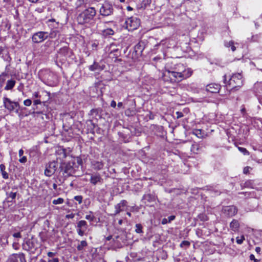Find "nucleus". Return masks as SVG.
I'll return each instance as SVG.
<instances>
[{
	"mask_svg": "<svg viewBox=\"0 0 262 262\" xmlns=\"http://www.w3.org/2000/svg\"><path fill=\"white\" fill-rule=\"evenodd\" d=\"M192 71L189 68H186L182 63L176 64L171 70H166L163 77L165 81L168 80L166 77L169 78L171 82L180 81L183 79L189 77Z\"/></svg>",
	"mask_w": 262,
	"mask_h": 262,
	"instance_id": "obj_1",
	"label": "nucleus"
},
{
	"mask_svg": "<svg viewBox=\"0 0 262 262\" xmlns=\"http://www.w3.org/2000/svg\"><path fill=\"white\" fill-rule=\"evenodd\" d=\"M58 179L60 182L63 183L66 179L72 176L75 172L73 163H61L57 170Z\"/></svg>",
	"mask_w": 262,
	"mask_h": 262,
	"instance_id": "obj_2",
	"label": "nucleus"
},
{
	"mask_svg": "<svg viewBox=\"0 0 262 262\" xmlns=\"http://www.w3.org/2000/svg\"><path fill=\"white\" fill-rule=\"evenodd\" d=\"M96 15V10L94 7H90L81 12L77 17L79 24H84L90 23L94 20Z\"/></svg>",
	"mask_w": 262,
	"mask_h": 262,
	"instance_id": "obj_3",
	"label": "nucleus"
},
{
	"mask_svg": "<svg viewBox=\"0 0 262 262\" xmlns=\"http://www.w3.org/2000/svg\"><path fill=\"white\" fill-rule=\"evenodd\" d=\"M223 81L231 87V90H237L243 85V76L241 73H236L232 75L227 81V75L224 76Z\"/></svg>",
	"mask_w": 262,
	"mask_h": 262,
	"instance_id": "obj_4",
	"label": "nucleus"
},
{
	"mask_svg": "<svg viewBox=\"0 0 262 262\" xmlns=\"http://www.w3.org/2000/svg\"><path fill=\"white\" fill-rule=\"evenodd\" d=\"M39 76L41 80L47 85L53 86L56 83V75L48 70H42L39 72Z\"/></svg>",
	"mask_w": 262,
	"mask_h": 262,
	"instance_id": "obj_5",
	"label": "nucleus"
},
{
	"mask_svg": "<svg viewBox=\"0 0 262 262\" xmlns=\"http://www.w3.org/2000/svg\"><path fill=\"white\" fill-rule=\"evenodd\" d=\"M114 11V9L112 4L108 1H105L100 7L99 14L102 16L106 17L112 15Z\"/></svg>",
	"mask_w": 262,
	"mask_h": 262,
	"instance_id": "obj_6",
	"label": "nucleus"
},
{
	"mask_svg": "<svg viewBox=\"0 0 262 262\" xmlns=\"http://www.w3.org/2000/svg\"><path fill=\"white\" fill-rule=\"evenodd\" d=\"M140 25V20L137 17L132 16L128 18L125 22L124 27L129 31L137 29Z\"/></svg>",
	"mask_w": 262,
	"mask_h": 262,
	"instance_id": "obj_7",
	"label": "nucleus"
},
{
	"mask_svg": "<svg viewBox=\"0 0 262 262\" xmlns=\"http://www.w3.org/2000/svg\"><path fill=\"white\" fill-rule=\"evenodd\" d=\"M3 103L4 107L9 112H15L18 113L19 108V104L17 102L13 101L7 97H4Z\"/></svg>",
	"mask_w": 262,
	"mask_h": 262,
	"instance_id": "obj_8",
	"label": "nucleus"
},
{
	"mask_svg": "<svg viewBox=\"0 0 262 262\" xmlns=\"http://www.w3.org/2000/svg\"><path fill=\"white\" fill-rule=\"evenodd\" d=\"M48 38L47 32L40 31L34 33L32 37V40L34 43H40Z\"/></svg>",
	"mask_w": 262,
	"mask_h": 262,
	"instance_id": "obj_9",
	"label": "nucleus"
},
{
	"mask_svg": "<svg viewBox=\"0 0 262 262\" xmlns=\"http://www.w3.org/2000/svg\"><path fill=\"white\" fill-rule=\"evenodd\" d=\"M57 169V163L55 161L49 162L46 167L45 174L48 177L52 176Z\"/></svg>",
	"mask_w": 262,
	"mask_h": 262,
	"instance_id": "obj_10",
	"label": "nucleus"
},
{
	"mask_svg": "<svg viewBox=\"0 0 262 262\" xmlns=\"http://www.w3.org/2000/svg\"><path fill=\"white\" fill-rule=\"evenodd\" d=\"M6 262H26L25 255L23 253L12 254L9 256Z\"/></svg>",
	"mask_w": 262,
	"mask_h": 262,
	"instance_id": "obj_11",
	"label": "nucleus"
},
{
	"mask_svg": "<svg viewBox=\"0 0 262 262\" xmlns=\"http://www.w3.org/2000/svg\"><path fill=\"white\" fill-rule=\"evenodd\" d=\"M222 212L228 217H232L237 212V209L235 206H225L222 209Z\"/></svg>",
	"mask_w": 262,
	"mask_h": 262,
	"instance_id": "obj_12",
	"label": "nucleus"
},
{
	"mask_svg": "<svg viewBox=\"0 0 262 262\" xmlns=\"http://www.w3.org/2000/svg\"><path fill=\"white\" fill-rule=\"evenodd\" d=\"M91 183L94 185L97 184H101L103 183V180L99 173L91 174V178L90 179Z\"/></svg>",
	"mask_w": 262,
	"mask_h": 262,
	"instance_id": "obj_13",
	"label": "nucleus"
},
{
	"mask_svg": "<svg viewBox=\"0 0 262 262\" xmlns=\"http://www.w3.org/2000/svg\"><path fill=\"white\" fill-rule=\"evenodd\" d=\"M221 89V85L219 84L212 83L208 84L206 86V90L211 93H218Z\"/></svg>",
	"mask_w": 262,
	"mask_h": 262,
	"instance_id": "obj_14",
	"label": "nucleus"
},
{
	"mask_svg": "<svg viewBox=\"0 0 262 262\" xmlns=\"http://www.w3.org/2000/svg\"><path fill=\"white\" fill-rule=\"evenodd\" d=\"M131 107L126 109L125 111V114L127 116H133L137 113L136 109V103L134 100L131 101Z\"/></svg>",
	"mask_w": 262,
	"mask_h": 262,
	"instance_id": "obj_15",
	"label": "nucleus"
},
{
	"mask_svg": "<svg viewBox=\"0 0 262 262\" xmlns=\"http://www.w3.org/2000/svg\"><path fill=\"white\" fill-rule=\"evenodd\" d=\"M156 197L153 194L148 193L145 194L142 199V201H145V203L147 202V203H151L156 201Z\"/></svg>",
	"mask_w": 262,
	"mask_h": 262,
	"instance_id": "obj_16",
	"label": "nucleus"
},
{
	"mask_svg": "<svg viewBox=\"0 0 262 262\" xmlns=\"http://www.w3.org/2000/svg\"><path fill=\"white\" fill-rule=\"evenodd\" d=\"M104 66H101L98 63L94 62V64L89 67V70L91 71H100L103 70Z\"/></svg>",
	"mask_w": 262,
	"mask_h": 262,
	"instance_id": "obj_17",
	"label": "nucleus"
},
{
	"mask_svg": "<svg viewBox=\"0 0 262 262\" xmlns=\"http://www.w3.org/2000/svg\"><path fill=\"white\" fill-rule=\"evenodd\" d=\"M16 83V81L14 79H10L7 80L6 85L4 89L6 91L12 90L14 87Z\"/></svg>",
	"mask_w": 262,
	"mask_h": 262,
	"instance_id": "obj_18",
	"label": "nucleus"
},
{
	"mask_svg": "<svg viewBox=\"0 0 262 262\" xmlns=\"http://www.w3.org/2000/svg\"><path fill=\"white\" fill-rule=\"evenodd\" d=\"M23 247L25 250L29 251L34 248V244L31 240L28 239L23 245Z\"/></svg>",
	"mask_w": 262,
	"mask_h": 262,
	"instance_id": "obj_19",
	"label": "nucleus"
},
{
	"mask_svg": "<svg viewBox=\"0 0 262 262\" xmlns=\"http://www.w3.org/2000/svg\"><path fill=\"white\" fill-rule=\"evenodd\" d=\"M239 227V224L238 223V221L234 219L230 223V227L232 229V230L234 231L238 230Z\"/></svg>",
	"mask_w": 262,
	"mask_h": 262,
	"instance_id": "obj_20",
	"label": "nucleus"
},
{
	"mask_svg": "<svg viewBox=\"0 0 262 262\" xmlns=\"http://www.w3.org/2000/svg\"><path fill=\"white\" fill-rule=\"evenodd\" d=\"M16 193H17L16 192H6V195L7 196V201L8 202H11V203L13 202H14L13 200H15V199L16 198Z\"/></svg>",
	"mask_w": 262,
	"mask_h": 262,
	"instance_id": "obj_21",
	"label": "nucleus"
},
{
	"mask_svg": "<svg viewBox=\"0 0 262 262\" xmlns=\"http://www.w3.org/2000/svg\"><path fill=\"white\" fill-rule=\"evenodd\" d=\"M253 181L251 180H247L244 183L241 184V186L243 188H253Z\"/></svg>",
	"mask_w": 262,
	"mask_h": 262,
	"instance_id": "obj_22",
	"label": "nucleus"
},
{
	"mask_svg": "<svg viewBox=\"0 0 262 262\" xmlns=\"http://www.w3.org/2000/svg\"><path fill=\"white\" fill-rule=\"evenodd\" d=\"M0 170L2 172V177L5 179H8L9 178L8 173L5 171V166L1 164L0 165Z\"/></svg>",
	"mask_w": 262,
	"mask_h": 262,
	"instance_id": "obj_23",
	"label": "nucleus"
},
{
	"mask_svg": "<svg viewBox=\"0 0 262 262\" xmlns=\"http://www.w3.org/2000/svg\"><path fill=\"white\" fill-rule=\"evenodd\" d=\"M120 54L121 52L118 49H113L110 53V55L112 56V57H115L116 58L119 57Z\"/></svg>",
	"mask_w": 262,
	"mask_h": 262,
	"instance_id": "obj_24",
	"label": "nucleus"
},
{
	"mask_svg": "<svg viewBox=\"0 0 262 262\" xmlns=\"http://www.w3.org/2000/svg\"><path fill=\"white\" fill-rule=\"evenodd\" d=\"M77 228L86 229L88 228L87 223L85 221L81 220L77 223Z\"/></svg>",
	"mask_w": 262,
	"mask_h": 262,
	"instance_id": "obj_25",
	"label": "nucleus"
},
{
	"mask_svg": "<svg viewBox=\"0 0 262 262\" xmlns=\"http://www.w3.org/2000/svg\"><path fill=\"white\" fill-rule=\"evenodd\" d=\"M176 218L174 215H170L168 217V218H164L162 219L161 223L163 225L166 224L167 223H170L172 221L174 220Z\"/></svg>",
	"mask_w": 262,
	"mask_h": 262,
	"instance_id": "obj_26",
	"label": "nucleus"
},
{
	"mask_svg": "<svg viewBox=\"0 0 262 262\" xmlns=\"http://www.w3.org/2000/svg\"><path fill=\"white\" fill-rule=\"evenodd\" d=\"M88 246V243L85 241H82L77 246V249L78 251H83L84 248Z\"/></svg>",
	"mask_w": 262,
	"mask_h": 262,
	"instance_id": "obj_27",
	"label": "nucleus"
},
{
	"mask_svg": "<svg viewBox=\"0 0 262 262\" xmlns=\"http://www.w3.org/2000/svg\"><path fill=\"white\" fill-rule=\"evenodd\" d=\"M114 33V31L111 28H107L102 31V35L105 36L113 35Z\"/></svg>",
	"mask_w": 262,
	"mask_h": 262,
	"instance_id": "obj_28",
	"label": "nucleus"
},
{
	"mask_svg": "<svg viewBox=\"0 0 262 262\" xmlns=\"http://www.w3.org/2000/svg\"><path fill=\"white\" fill-rule=\"evenodd\" d=\"M59 34V31L57 29H52L48 33V37L51 38H55Z\"/></svg>",
	"mask_w": 262,
	"mask_h": 262,
	"instance_id": "obj_29",
	"label": "nucleus"
},
{
	"mask_svg": "<svg viewBox=\"0 0 262 262\" xmlns=\"http://www.w3.org/2000/svg\"><path fill=\"white\" fill-rule=\"evenodd\" d=\"M135 232L138 234L143 233V226L141 224H137L135 225Z\"/></svg>",
	"mask_w": 262,
	"mask_h": 262,
	"instance_id": "obj_30",
	"label": "nucleus"
},
{
	"mask_svg": "<svg viewBox=\"0 0 262 262\" xmlns=\"http://www.w3.org/2000/svg\"><path fill=\"white\" fill-rule=\"evenodd\" d=\"M68 52H69L68 48L65 47H63V48H61L59 50V51L58 52V54H59V55L66 56L68 54Z\"/></svg>",
	"mask_w": 262,
	"mask_h": 262,
	"instance_id": "obj_31",
	"label": "nucleus"
},
{
	"mask_svg": "<svg viewBox=\"0 0 262 262\" xmlns=\"http://www.w3.org/2000/svg\"><path fill=\"white\" fill-rule=\"evenodd\" d=\"M102 112V109L101 108H95V109H92L91 112H90V113H91V115H95L96 116H100V114Z\"/></svg>",
	"mask_w": 262,
	"mask_h": 262,
	"instance_id": "obj_32",
	"label": "nucleus"
},
{
	"mask_svg": "<svg viewBox=\"0 0 262 262\" xmlns=\"http://www.w3.org/2000/svg\"><path fill=\"white\" fill-rule=\"evenodd\" d=\"M240 194H244L246 198H255V194L254 192H239Z\"/></svg>",
	"mask_w": 262,
	"mask_h": 262,
	"instance_id": "obj_33",
	"label": "nucleus"
},
{
	"mask_svg": "<svg viewBox=\"0 0 262 262\" xmlns=\"http://www.w3.org/2000/svg\"><path fill=\"white\" fill-rule=\"evenodd\" d=\"M94 165L95 168L97 170L101 169L103 167V163L100 162H96Z\"/></svg>",
	"mask_w": 262,
	"mask_h": 262,
	"instance_id": "obj_34",
	"label": "nucleus"
},
{
	"mask_svg": "<svg viewBox=\"0 0 262 262\" xmlns=\"http://www.w3.org/2000/svg\"><path fill=\"white\" fill-rule=\"evenodd\" d=\"M85 218V219L92 222L94 220L95 216L93 215V212L92 211H90V214L86 215Z\"/></svg>",
	"mask_w": 262,
	"mask_h": 262,
	"instance_id": "obj_35",
	"label": "nucleus"
},
{
	"mask_svg": "<svg viewBox=\"0 0 262 262\" xmlns=\"http://www.w3.org/2000/svg\"><path fill=\"white\" fill-rule=\"evenodd\" d=\"M58 153V154L61 155L63 158H65L67 156L66 149L63 148L62 149L59 150Z\"/></svg>",
	"mask_w": 262,
	"mask_h": 262,
	"instance_id": "obj_36",
	"label": "nucleus"
},
{
	"mask_svg": "<svg viewBox=\"0 0 262 262\" xmlns=\"http://www.w3.org/2000/svg\"><path fill=\"white\" fill-rule=\"evenodd\" d=\"M63 201H64L62 198H59L56 200H54L53 201V204L55 205L61 204L63 203Z\"/></svg>",
	"mask_w": 262,
	"mask_h": 262,
	"instance_id": "obj_37",
	"label": "nucleus"
},
{
	"mask_svg": "<svg viewBox=\"0 0 262 262\" xmlns=\"http://www.w3.org/2000/svg\"><path fill=\"white\" fill-rule=\"evenodd\" d=\"M89 0H77L76 2L77 7H79L85 3H86Z\"/></svg>",
	"mask_w": 262,
	"mask_h": 262,
	"instance_id": "obj_38",
	"label": "nucleus"
},
{
	"mask_svg": "<svg viewBox=\"0 0 262 262\" xmlns=\"http://www.w3.org/2000/svg\"><path fill=\"white\" fill-rule=\"evenodd\" d=\"M190 246V243L187 241H183L180 244V247L182 248L186 247H188Z\"/></svg>",
	"mask_w": 262,
	"mask_h": 262,
	"instance_id": "obj_39",
	"label": "nucleus"
},
{
	"mask_svg": "<svg viewBox=\"0 0 262 262\" xmlns=\"http://www.w3.org/2000/svg\"><path fill=\"white\" fill-rule=\"evenodd\" d=\"M115 214H118L123 210L122 207L118 204L115 206Z\"/></svg>",
	"mask_w": 262,
	"mask_h": 262,
	"instance_id": "obj_40",
	"label": "nucleus"
},
{
	"mask_svg": "<svg viewBox=\"0 0 262 262\" xmlns=\"http://www.w3.org/2000/svg\"><path fill=\"white\" fill-rule=\"evenodd\" d=\"M41 101L39 99H36V100H34V101H33V106H35V107H34L33 108V109L34 110H37V105L41 104Z\"/></svg>",
	"mask_w": 262,
	"mask_h": 262,
	"instance_id": "obj_41",
	"label": "nucleus"
},
{
	"mask_svg": "<svg viewBox=\"0 0 262 262\" xmlns=\"http://www.w3.org/2000/svg\"><path fill=\"white\" fill-rule=\"evenodd\" d=\"M238 149L244 154V155H248L249 154V151L245 148L239 147Z\"/></svg>",
	"mask_w": 262,
	"mask_h": 262,
	"instance_id": "obj_42",
	"label": "nucleus"
},
{
	"mask_svg": "<svg viewBox=\"0 0 262 262\" xmlns=\"http://www.w3.org/2000/svg\"><path fill=\"white\" fill-rule=\"evenodd\" d=\"M86 229L77 228V232L78 235H79L80 236H81L84 235V231Z\"/></svg>",
	"mask_w": 262,
	"mask_h": 262,
	"instance_id": "obj_43",
	"label": "nucleus"
},
{
	"mask_svg": "<svg viewBox=\"0 0 262 262\" xmlns=\"http://www.w3.org/2000/svg\"><path fill=\"white\" fill-rule=\"evenodd\" d=\"M31 104H32V101L30 99H27L24 101V104L25 106H29L31 105Z\"/></svg>",
	"mask_w": 262,
	"mask_h": 262,
	"instance_id": "obj_44",
	"label": "nucleus"
},
{
	"mask_svg": "<svg viewBox=\"0 0 262 262\" xmlns=\"http://www.w3.org/2000/svg\"><path fill=\"white\" fill-rule=\"evenodd\" d=\"M244 239H245V237L244 236H241L240 238L237 237L236 238V243L238 244H242Z\"/></svg>",
	"mask_w": 262,
	"mask_h": 262,
	"instance_id": "obj_45",
	"label": "nucleus"
},
{
	"mask_svg": "<svg viewBox=\"0 0 262 262\" xmlns=\"http://www.w3.org/2000/svg\"><path fill=\"white\" fill-rule=\"evenodd\" d=\"M74 200L78 202L79 204H81L82 201V196L81 195H77L74 197Z\"/></svg>",
	"mask_w": 262,
	"mask_h": 262,
	"instance_id": "obj_46",
	"label": "nucleus"
},
{
	"mask_svg": "<svg viewBox=\"0 0 262 262\" xmlns=\"http://www.w3.org/2000/svg\"><path fill=\"white\" fill-rule=\"evenodd\" d=\"M232 44H234V42H233V41H232V40L228 41V42L225 41V43H224L225 46L227 48L231 47L232 45Z\"/></svg>",
	"mask_w": 262,
	"mask_h": 262,
	"instance_id": "obj_47",
	"label": "nucleus"
},
{
	"mask_svg": "<svg viewBox=\"0 0 262 262\" xmlns=\"http://www.w3.org/2000/svg\"><path fill=\"white\" fill-rule=\"evenodd\" d=\"M27 159L26 156H23L19 159V161L21 163H25L27 162Z\"/></svg>",
	"mask_w": 262,
	"mask_h": 262,
	"instance_id": "obj_48",
	"label": "nucleus"
},
{
	"mask_svg": "<svg viewBox=\"0 0 262 262\" xmlns=\"http://www.w3.org/2000/svg\"><path fill=\"white\" fill-rule=\"evenodd\" d=\"M127 202L125 200H122L118 204L120 205L122 207L126 206L127 205Z\"/></svg>",
	"mask_w": 262,
	"mask_h": 262,
	"instance_id": "obj_49",
	"label": "nucleus"
},
{
	"mask_svg": "<svg viewBox=\"0 0 262 262\" xmlns=\"http://www.w3.org/2000/svg\"><path fill=\"white\" fill-rule=\"evenodd\" d=\"M250 259L251 260H254V262H259V260H258L257 259H256L255 258V256L253 254H251L249 256Z\"/></svg>",
	"mask_w": 262,
	"mask_h": 262,
	"instance_id": "obj_50",
	"label": "nucleus"
},
{
	"mask_svg": "<svg viewBox=\"0 0 262 262\" xmlns=\"http://www.w3.org/2000/svg\"><path fill=\"white\" fill-rule=\"evenodd\" d=\"M251 169V168L250 167H249V166H247V167H245L244 169H243V173L244 174H247L249 173V169Z\"/></svg>",
	"mask_w": 262,
	"mask_h": 262,
	"instance_id": "obj_51",
	"label": "nucleus"
},
{
	"mask_svg": "<svg viewBox=\"0 0 262 262\" xmlns=\"http://www.w3.org/2000/svg\"><path fill=\"white\" fill-rule=\"evenodd\" d=\"M59 260L58 258H53L52 259H49L48 262H59Z\"/></svg>",
	"mask_w": 262,
	"mask_h": 262,
	"instance_id": "obj_52",
	"label": "nucleus"
},
{
	"mask_svg": "<svg viewBox=\"0 0 262 262\" xmlns=\"http://www.w3.org/2000/svg\"><path fill=\"white\" fill-rule=\"evenodd\" d=\"M56 253H54V252H49L47 253V255L49 257H53L55 255H56Z\"/></svg>",
	"mask_w": 262,
	"mask_h": 262,
	"instance_id": "obj_53",
	"label": "nucleus"
},
{
	"mask_svg": "<svg viewBox=\"0 0 262 262\" xmlns=\"http://www.w3.org/2000/svg\"><path fill=\"white\" fill-rule=\"evenodd\" d=\"M13 237H16V238H21V234L20 232L14 233L13 234Z\"/></svg>",
	"mask_w": 262,
	"mask_h": 262,
	"instance_id": "obj_54",
	"label": "nucleus"
},
{
	"mask_svg": "<svg viewBox=\"0 0 262 262\" xmlns=\"http://www.w3.org/2000/svg\"><path fill=\"white\" fill-rule=\"evenodd\" d=\"M33 97L35 98H40V96L39 95V93L38 92H36L33 94Z\"/></svg>",
	"mask_w": 262,
	"mask_h": 262,
	"instance_id": "obj_55",
	"label": "nucleus"
},
{
	"mask_svg": "<svg viewBox=\"0 0 262 262\" xmlns=\"http://www.w3.org/2000/svg\"><path fill=\"white\" fill-rule=\"evenodd\" d=\"M177 114V118H180L183 116V114L182 112H177L176 113Z\"/></svg>",
	"mask_w": 262,
	"mask_h": 262,
	"instance_id": "obj_56",
	"label": "nucleus"
},
{
	"mask_svg": "<svg viewBox=\"0 0 262 262\" xmlns=\"http://www.w3.org/2000/svg\"><path fill=\"white\" fill-rule=\"evenodd\" d=\"M74 214L73 213H71V214H67L66 216V217L67 219H73L74 217Z\"/></svg>",
	"mask_w": 262,
	"mask_h": 262,
	"instance_id": "obj_57",
	"label": "nucleus"
},
{
	"mask_svg": "<svg viewBox=\"0 0 262 262\" xmlns=\"http://www.w3.org/2000/svg\"><path fill=\"white\" fill-rule=\"evenodd\" d=\"M141 46L140 43H138V45H137L135 46V49L136 50V52L137 51V50H140L142 52L143 49L141 48Z\"/></svg>",
	"mask_w": 262,
	"mask_h": 262,
	"instance_id": "obj_58",
	"label": "nucleus"
},
{
	"mask_svg": "<svg viewBox=\"0 0 262 262\" xmlns=\"http://www.w3.org/2000/svg\"><path fill=\"white\" fill-rule=\"evenodd\" d=\"M110 105L111 107L115 108L116 106V102H115V101L112 100L111 102Z\"/></svg>",
	"mask_w": 262,
	"mask_h": 262,
	"instance_id": "obj_59",
	"label": "nucleus"
},
{
	"mask_svg": "<svg viewBox=\"0 0 262 262\" xmlns=\"http://www.w3.org/2000/svg\"><path fill=\"white\" fill-rule=\"evenodd\" d=\"M199 217L200 219L201 220H203V221H205V220H207V219H206V216L204 215H201L199 216Z\"/></svg>",
	"mask_w": 262,
	"mask_h": 262,
	"instance_id": "obj_60",
	"label": "nucleus"
},
{
	"mask_svg": "<svg viewBox=\"0 0 262 262\" xmlns=\"http://www.w3.org/2000/svg\"><path fill=\"white\" fill-rule=\"evenodd\" d=\"M19 156L20 157L24 154V150L22 149H19L18 152Z\"/></svg>",
	"mask_w": 262,
	"mask_h": 262,
	"instance_id": "obj_61",
	"label": "nucleus"
},
{
	"mask_svg": "<svg viewBox=\"0 0 262 262\" xmlns=\"http://www.w3.org/2000/svg\"><path fill=\"white\" fill-rule=\"evenodd\" d=\"M260 251H261V249H260V247H256V248H255V251H256L257 253H260Z\"/></svg>",
	"mask_w": 262,
	"mask_h": 262,
	"instance_id": "obj_62",
	"label": "nucleus"
},
{
	"mask_svg": "<svg viewBox=\"0 0 262 262\" xmlns=\"http://www.w3.org/2000/svg\"><path fill=\"white\" fill-rule=\"evenodd\" d=\"M231 50L233 52L235 51L236 50L235 47L234 46V44H232V45L231 46Z\"/></svg>",
	"mask_w": 262,
	"mask_h": 262,
	"instance_id": "obj_63",
	"label": "nucleus"
},
{
	"mask_svg": "<svg viewBox=\"0 0 262 262\" xmlns=\"http://www.w3.org/2000/svg\"><path fill=\"white\" fill-rule=\"evenodd\" d=\"M122 105H123V103H122V102H118V103L117 106H118V107H121L122 106Z\"/></svg>",
	"mask_w": 262,
	"mask_h": 262,
	"instance_id": "obj_64",
	"label": "nucleus"
}]
</instances>
